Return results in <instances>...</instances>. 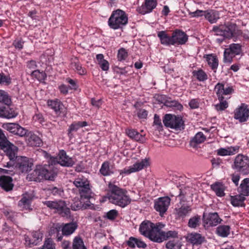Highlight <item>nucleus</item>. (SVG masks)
Returning a JSON list of instances; mask_svg holds the SVG:
<instances>
[{"mask_svg":"<svg viewBox=\"0 0 249 249\" xmlns=\"http://www.w3.org/2000/svg\"><path fill=\"white\" fill-rule=\"evenodd\" d=\"M126 193L125 190L109 183L108 192L106 197L112 204L124 208L129 204L131 201L130 197L126 195Z\"/></svg>","mask_w":249,"mask_h":249,"instance_id":"1","label":"nucleus"},{"mask_svg":"<svg viewBox=\"0 0 249 249\" xmlns=\"http://www.w3.org/2000/svg\"><path fill=\"white\" fill-rule=\"evenodd\" d=\"M57 171L53 164L37 165L31 174L32 180L40 181L42 179L53 180L56 175Z\"/></svg>","mask_w":249,"mask_h":249,"instance_id":"2","label":"nucleus"},{"mask_svg":"<svg viewBox=\"0 0 249 249\" xmlns=\"http://www.w3.org/2000/svg\"><path fill=\"white\" fill-rule=\"evenodd\" d=\"M213 31L216 36H222L220 38H217L216 41L222 42L225 38H231L233 36H237L241 34V32L238 29L237 26L234 23H228L225 25H221L219 26H214Z\"/></svg>","mask_w":249,"mask_h":249,"instance_id":"3","label":"nucleus"},{"mask_svg":"<svg viewBox=\"0 0 249 249\" xmlns=\"http://www.w3.org/2000/svg\"><path fill=\"white\" fill-rule=\"evenodd\" d=\"M164 226L161 223L155 225L149 221H144L140 225L139 231L142 234L156 242L159 230L162 229Z\"/></svg>","mask_w":249,"mask_h":249,"instance_id":"4","label":"nucleus"},{"mask_svg":"<svg viewBox=\"0 0 249 249\" xmlns=\"http://www.w3.org/2000/svg\"><path fill=\"white\" fill-rule=\"evenodd\" d=\"M128 22V18L125 13L120 9L113 12L108 19V25L113 29L122 28Z\"/></svg>","mask_w":249,"mask_h":249,"instance_id":"5","label":"nucleus"},{"mask_svg":"<svg viewBox=\"0 0 249 249\" xmlns=\"http://www.w3.org/2000/svg\"><path fill=\"white\" fill-rule=\"evenodd\" d=\"M73 183L78 188L81 200H89L92 197V193L89 187V181L87 179L78 178H76Z\"/></svg>","mask_w":249,"mask_h":249,"instance_id":"6","label":"nucleus"},{"mask_svg":"<svg viewBox=\"0 0 249 249\" xmlns=\"http://www.w3.org/2000/svg\"><path fill=\"white\" fill-rule=\"evenodd\" d=\"M43 203L49 208L55 209L56 213L63 217H68L70 216V210L67 207L65 201L63 200L46 201Z\"/></svg>","mask_w":249,"mask_h":249,"instance_id":"7","label":"nucleus"},{"mask_svg":"<svg viewBox=\"0 0 249 249\" xmlns=\"http://www.w3.org/2000/svg\"><path fill=\"white\" fill-rule=\"evenodd\" d=\"M233 168L242 174L249 173V158L240 154L236 156L234 160Z\"/></svg>","mask_w":249,"mask_h":249,"instance_id":"8","label":"nucleus"},{"mask_svg":"<svg viewBox=\"0 0 249 249\" xmlns=\"http://www.w3.org/2000/svg\"><path fill=\"white\" fill-rule=\"evenodd\" d=\"M163 123L165 126L176 130H181L184 128V122L181 117L166 114L163 120Z\"/></svg>","mask_w":249,"mask_h":249,"instance_id":"9","label":"nucleus"},{"mask_svg":"<svg viewBox=\"0 0 249 249\" xmlns=\"http://www.w3.org/2000/svg\"><path fill=\"white\" fill-rule=\"evenodd\" d=\"M32 166L33 163L29 160L28 158L17 156L15 167L22 173H27L30 171Z\"/></svg>","mask_w":249,"mask_h":249,"instance_id":"10","label":"nucleus"},{"mask_svg":"<svg viewBox=\"0 0 249 249\" xmlns=\"http://www.w3.org/2000/svg\"><path fill=\"white\" fill-rule=\"evenodd\" d=\"M7 145L8 146H6L7 147L5 148L7 149H2L10 160V161L7 162L5 166L7 167H15L18 148L10 142Z\"/></svg>","mask_w":249,"mask_h":249,"instance_id":"11","label":"nucleus"},{"mask_svg":"<svg viewBox=\"0 0 249 249\" xmlns=\"http://www.w3.org/2000/svg\"><path fill=\"white\" fill-rule=\"evenodd\" d=\"M234 118L240 123L247 121L249 118V109L245 104H241L234 112Z\"/></svg>","mask_w":249,"mask_h":249,"instance_id":"12","label":"nucleus"},{"mask_svg":"<svg viewBox=\"0 0 249 249\" xmlns=\"http://www.w3.org/2000/svg\"><path fill=\"white\" fill-rule=\"evenodd\" d=\"M171 199L168 196H165L159 198L155 201L154 208L156 211L160 213V215L163 216L167 211L170 204Z\"/></svg>","mask_w":249,"mask_h":249,"instance_id":"13","label":"nucleus"},{"mask_svg":"<svg viewBox=\"0 0 249 249\" xmlns=\"http://www.w3.org/2000/svg\"><path fill=\"white\" fill-rule=\"evenodd\" d=\"M2 127L10 132L20 137H25L27 129L21 127L16 123H5L2 124Z\"/></svg>","mask_w":249,"mask_h":249,"instance_id":"14","label":"nucleus"},{"mask_svg":"<svg viewBox=\"0 0 249 249\" xmlns=\"http://www.w3.org/2000/svg\"><path fill=\"white\" fill-rule=\"evenodd\" d=\"M203 220L204 226L207 227L215 226L222 221L217 213H209L208 214L204 213Z\"/></svg>","mask_w":249,"mask_h":249,"instance_id":"15","label":"nucleus"},{"mask_svg":"<svg viewBox=\"0 0 249 249\" xmlns=\"http://www.w3.org/2000/svg\"><path fill=\"white\" fill-rule=\"evenodd\" d=\"M148 165V161L147 159L142 160L140 162H138L128 168H124L121 170L120 174H129L130 173L139 171L144 167Z\"/></svg>","mask_w":249,"mask_h":249,"instance_id":"16","label":"nucleus"},{"mask_svg":"<svg viewBox=\"0 0 249 249\" xmlns=\"http://www.w3.org/2000/svg\"><path fill=\"white\" fill-rule=\"evenodd\" d=\"M76 223L71 222L67 224H62V225H57L56 229L57 231L61 230L63 235L68 236L71 234L77 228Z\"/></svg>","mask_w":249,"mask_h":249,"instance_id":"17","label":"nucleus"},{"mask_svg":"<svg viewBox=\"0 0 249 249\" xmlns=\"http://www.w3.org/2000/svg\"><path fill=\"white\" fill-rule=\"evenodd\" d=\"M8 105L3 102L0 103V116L8 119L16 117L18 113Z\"/></svg>","mask_w":249,"mask_h":249,"instance_id":"18","label":"nucleus"},{"mask_svg":"<svg viewBox=\"0 0 249 249\" xmlns=\"http://www.w3.org/2000/svg\"><path fill=\"white\" fill-rule=\"evenodd\" d=\"M173 45L175 44H184L187 41V35L182 31L176 30L172 36Z\"/></svg>","mask_w":249,"mask_h":249,"instance_id":"19","label":"nucleus"},{"mask_svg":"<svg viewBox=\"0 0 249 249\" xmlns=\"http://www.w3.org/2000/svg\"><path fill=\"white\" fill-rule=\"evenodd\" d=\"M178 237V232L175 231H170L165 232L161 230H159L158 234L156 237V242L160 243L164 240H166L169 238H174L176 239Z\"/></svg>","mask_w":249,"mask_h":249,"instance_id":"20","label":"nucleus"},{"mask_svg":"<svg viewBox=\"0 0 249 249\" xmlns=\"http://www.w3.org/2000/svg\"><path fill=\"white\" fill-rule=\"evenodd\" d=\"M57 162L62 166L67 167H71L74 163L73 160L67 156L66 152L64 150L60 151Z\"/></svg>","mask_w":249,"mask_h":249,"instance_id":"21","label":"nucleus"},{"mask_svg":"<svg viewBox=\"0 0 249 249\" xmlns=\"http://www.w3.org/2000/svg\"><path fill=\"white\" fill-rule=\"evenodd\" d=\"M12 182L13 179L10 177L2 176L0 177V187L6 192L13 190L14 184Z\"/></svg>","mask_w":249,"mask_h":249,"instance_id":"22","label":"nucleus"},{"mask_svg":"<svg viewBox=\"0 0 249 249\" xmlns=\"http://www.w3.org/2000/svg\"><path fill=\"white\" fill-rule=\"evenodd\" d=\"M25 137H26L28 144L31 146H39L42 143V141L39 137L28 130Z\"/></svg>","mask_w":249,"mask_h":249,"instance_id":"23","label":"nucleus"},{"mask_svg":"<svg viewBox=\"0 0 249 249\" xmlns=\"http://www.w3.org/2000/svg\"><path fill=\"white\" fill-rule=\"evenodd\" d=\"M43 234L39 231L32 232L33 239H31L28 237H25V244L28 246L31 245H36L42 240Z\"/></svg>","mask_w":249,"mask_h":249,"instance_id":"24","label":"nucleus"},{"mask_svg":"<svg viewBox=\"0 0 249 249\" xmlns=\"http://www.w3.org/2000/svg\"><path fill=\"white\" fill-rule=\"evenodd\" d=\"M239 146H231L226 148H221L217 150V154L221 156L232 155L239 152Z\"/></svg>","mask_w":249,"mask_h":249,"instance_id":"25","label":"nucleus"},{"mask_svg":"<svg viewBox=\"0 0 249 249\" xmlns=\"http://www.w3.org/2000/svg\"><path fill=\"white\" fill-rule=\"evenodd\" d=\"M191 210L189 206H182L175 209V214L178 218L183 219L191 213Z\"/></svg>","mask_w":249,"mask_h":249,"instance_id":"26","label":"nucleus"},{"mask_svg":"<svg viewBox=\"0 0 249 249\" xmlns=\"http://www.w3.org/2000/svg\"><path fill=\"white\" fill-rule=\"evenodd\" d=\"M126 133L131 139L141 142H144L145 139L144 136L139 133L138 131L133 129H127Z\"/></svg>","mask_w":249,"mask_h":249,"instance_id":"27","label":"nucleus"},{"mask_svg":"<svg viewBox=\"0 0 249 249\" xmlns=\"http://www.w3.org/2000/svg\"><path fill=\"white\" fill-rule=\"evenodd\" d=\"M88 125L86 121L74 122L71 124L68 129V135L69 138H71L73 137L72 133L73 131H77L80 127H82Z\"/></svg>","mask_w":249,"mask_h":249,"instance_id":"28","label":"nucleus"},{"mask_svg":"<svg viewBox=\"0 0 249 249\" xmlns=\"http://www.w3.org/2000/svg\"><path fill=\"white\" fill-rule=\"evenodd\" d=\"M187 239L194 245H199L203 242L204 238L199 233H192L188 235Z\"/></svg>","mask_w":249,"mask_h":249,"instance_id":"29","label":"nucleus"},{"mask_svg":"<svg viewBox=\"0 0 249 249\" xmlns=\"http://www.w3.org/2000/svg\"><path fill=\"white\" fill-rule=\"evenodd\" d=\"M211 188L217 196L221 197L225 196V187L222 183L218 182H215L211 185Z\"/></svg>","mask_w":249,"mask_h":249,"instance_id":"30","label":"nucleus"},{"mask_svg":"<svg viewBox=\"0 0 249 249\" xmlns=\"http://www.w3.org/2000/svg\"><path fill=\"white\" fill-rule=\"evenodd\" d=\"M158 36L160 38L162 44L165 45H173L172 36H168L165 31L159 32Z\"/></svg>","mask_w":249,"mask_h":249,"instance_id":"31","label":"nucleus"},{"mask_svg":"<svg viewBox=\"0 0 249 249\" xmlns=\"http://www.w3.org/2000/svg\"><path fill=\"white\" fill-rule=\"evenodd\" d=\"M238 191L244 196H249V178H245L238 188Z\"/></svg>","mask_w":249,"mask_h":249,"instance_id":"32","label":"nucleus"},{"mask_svg":"<svg viewBox=\"0 0 249 249\" xmlns=\"http://www.w3.org/2000/svg\"><path fill=\"white\" fill-rule=\"evenodd\" d=\"M206 136L204 135L202 132H199L196 134L195 136L191 140L190 144L192 147H195L197 144L204 142L206 140Z\"/></svg>","mask_w":249,"mask_h":249,"instance_id":"33","label":"nucleus"},{"mask_svg":"<svg viewBox=\"0 0 249 249\" xmlns=\"http://www.w3.org/2000/svg\"><path fill=\"white\" fill-rule=\"evenodd\" d=\"M82 201H83V200L81 199L80 201H75L71 205V209L74 211L86 209L90 205L89 200H87L86 203H83Z\"/></svg>","mask_w":249,"mask_h":249,"instance_id":"34","label":"nucleus"},{"mask_svg":"<svg viewBox=\"0 0 249 249\" xmlns=\"http://www.w3.org/2000/svg\"><path fill=\"white\" fill-rule=\"evenodd\" d=\"M245 196L240 194L239 195L231 196V203L234 206H242L245 200Z\"/></svg>","mask_w":249,"mask_h":249,"instance_id":"35","label":"nucleus"},{"mask_svg":"<svg viewBox=\"0 0 249 249\" xmlns=\"http://www.w3.org/2000/svg\"><path fill=\"white\" fill-rule=\"evenodd\" d=\"M230 227L228 225H221L216 228V233L223 237L228 236L230 234Z\"/></svg>","mask_w":249,"mask_h":249,"instance_id":"36","label":"nucleus"},{"mask_svg":"<svg viewBox=\"0 0 249 249\" xmlns=\"http://www.w3.org/2000/svg\"><path fill=\"white\" fill-rule=\"evenodd\" d=\"M71 68L76 71L80 75H85L86 73V70L82 67V65L77 60H74L71 63Z\"/></svg>","mask_w":249,"mask_h":249,"instance_id":"37","label":"nucleus"},{"mask_svg":"<svg viewBox=\"0 0 249 249\" xmlns=\"http://www.w3.org/2000/svg\"><path fill=\"white\" fill-rule=\"evenodd\" d=\"M205 18L211 23H213L216 22L219 18V13L217 11L211 10L205 14Z\"/></svg>","mask_w":249,"mask_h":249,"instance_id":"38","label":"nucleus"},{"mask_svg":"<svg viewBox=\"0 0 249 249\" xmlns=\"http://www.w3.org/2000/svg\"><path fill=\"white\" fill-rule=\"evenodd\" d=\"M181 246L180 241L177 238L169 241L166 244V247L168 249H180Z\"/></svg>","mask_w":249,"mask_h":249,"instance_id":"39","label":"nucleus"},{"mask_svg":"<svg viewBox=\"0 0 249 249\" xmlns=\"http://www.w3.org/2000/svg\"><path fill=\"white\" fill-rule=\"evenodd\" d=\"M73 249H87L84 246V242L82 238L80 237H75L72 243Z\"/></svg>","mask_w":249,"mask_h":249,"instance_id":"40","label":"nucleus"},{"mask_svg":"<svg viewBox=\"0 0 249 249\" xmlns=\"http://www.w3.org/2000/svg\"><path fill=\"white\" fill-rule=\"evenodd\" d=\"M230 53H232L233 55L239 54L241 52V46L239 44H231L229 46V48H227Z\"/></svg>","mask_w":249,"mask_h":249,"instance_id":"41","label":"nucleus"},{"mask_svg":"<svg viewBox=\"0 0 249 249\" xmlns=\"http://www.w3.org/2000/svg\"><path fill=\"white\" fill-rule=\"evenodd\" d=\"M200 223V218L198 216H195L191 218L188 222V226L191 228H196L199 226Z\"/></svg>","mask_w":249,"mask_h":249,"instance_id":"42","label":"nucleus"},{"mask_svg":"<svg viewBox=\"0 0 249 249\" xmlns=\"http://www.w3.org/2000/svg\"><path fill=\"white\" fill-rule=\"evenodd\" d=\"M9 141L7 140L6 136L3 133L1 129H0V148L1 149H6Z\"/></svg>","mask_w":249,"mask_h":249,"instance_id":"43","label":"nucleus"},{"mask_svg":"<svg viewBox=\"0 0 249 249\" xmlns=\"http://www.w3.org/2000/svg\"><path fill=\"white\" fill-rule=\"evenodd\" d=\"M157 5L156 0H145V6L147 10L146 12H151Z\"/></svg>","mask_w":249,"mask_h":249,"instance_id":"44","label":"nucleus"},{"mask_svg":"<svg viewBox=\"0 0 249 249\" xmlns=\"http://www.w3.org/2000/svg\"><path fill=\"white\" fill-rule=\"evenodd\" d=\"M224 89V85L221 83H218L215 86V90H216V93L219 100H223L224 99V97L223 96Z\"/></svg>","mask_w":249,"mask_h":249,"instance_id":"45","label":"nucleus"},{"mask_svg":"<svg viewBox=\"0 0 249 249\" xmlns=\"http://www.w3.org/2000/svg\"><path fill=\"white\" fill-rule=\"evenodd\" d=\"M207 61L209 66L213 70H215L218 66V60L217 58L212 55H208L207 57Z\"/></svg>","mask_w":249,"mask_h":249,"instance_id":"46","label":"nucleus"},{"mask_svg":"<svg viewBox=\"0 0 249 249\" xmlns=\"http://www.w3.org/2000/svg\"><path fill=\"white\" fill-rule=\"evenodd\" d=\"M194 76L200 81H203L207 79L208 77L206 73L202 70L193 71Z\"/></svg>","mask_w":249,"mask_h":249,"instance_id":"47","label":"nucleus"},{"mask_svg":"<svg viewBox=\"0 0 249 249\" xmlns=\"http://www.w3.org/2000/svg\"><path fill=\"white\" fill-rule=\"evenodd\" d=\"M48 105L55 112H57L61 109L62 105L58 100H50L48 101Z\"/></svg>","mask_w":249,"mask_h":249,"instance_id":"48","label":"nucleus"},{"mask_svg":"<svg viewBox=\"0 0 249 249\" xmlns=\"http://www.w3.org/2000/svg\"><path fill=\"white\" fill-rule=\"evenodd\" d=\"M39 249H55V244L52 238H48L45 240L43 246Z\"/></svg>","mask_w":249,"mask_h":249,"instance_id":"49","label":"nucleus"},{"mask_svg":"<svg viewBox=\"0 0 249 249\" xmlns=\"http://www.w3.org/2000/svg\"><path fill=\"white\" fill-rule=\"evenodd\" d=\"M100 171L105 176L109 175L112 173L109 169V163L107 162L103 163Z\"/></svg>","mask_w":249,"mask_h":249,"instance_id":"50","label":"nucleus"},{"mask_svg":"<svg viewBox=\"0 0 249 249\" xmlns=\"http://www.w3.org/2000/svg\"><path fill=\"white\" fill-rule=\"evenodd\" d=\"M32 199L29 197L23 196L21 199L18 202V205L23 208H26L28 207L31 202Z\"/></svg>","mask_w":249,"mask_h":249,"instance_id":"51","label":"nucleus"},{"mask_svg":"<svg viewBox=\"0 0 249 249\" xmlns=\"http://www.w3.org/2000/svg\"><path fill=\"white\" fill-rule=\"evenodd\" d=\"M10 102V99L6 92L3 90H0V103L3 102L5 104L9 105Z\"/></svg>","mask_w":249,"mask_h":249,"instance_id":"52","label":"nucleus"},{"mask_svg":"<svg viewBox=\"0 0 249 249\" xmlns=\"http://www.w3.org/2000/svg\"><path fill=\"white\" fill-rule=\"evenodd\" d=\"M31 74L39 81L44 80L46 77L45 73L43 72H40L38 70L33 71Z\"/></svg>","mask_w":249,"mask_h":249,"instance_id":"53","label":"nucleus"},{"mask_svg":"<svg viewBox=\"0 0 249 249\" xmlns=\"http://www.w3.org/2000/svg\"><path fill=\"white\" fill-rule=\"evenodd\" d=\"M219 101H220V103L215 105V109L217 110H223L228 107V104L226 101H224V99Z\"/></svg>","mask_w":249,"mask_h":249,"instance_id":"54","label":"nucleus"},{"mask_svg":"<svg viewBox=\"0 0 249 249\" xmlns=\"http://www.w3.org/2000/svg\"><path fill=\"white\" fill-rule=\"evenodd\" d=\"M166 105L169 107H175L178 110L182 109V106L176 101H166Z\"/></svg>","mask_w":249,"mask_h":249,"instance_id":"55","label":"nucleus"},{"mask_svg":"<svg viewBox=\"0 0 249 249\" xmlns=\"http://www.w3.org/2000/svg\"><path fill=\"white\" fill-rule=\"evenodd\" d=\"M233 54L230 52V51L226 49L224 54V61L226 63H231L232 61Z\"/></svg>","mask_w":249,"mask_h":249,"instance_id":"56","label":"nucleus"},{"mask_svg":"<svg viewBox=\"0 0 249 249\" xmlns=\"http://www.w3.org/2000/svg\"><path fill=\"white\" fill-rule=\"evenodd\" d=\"M127 56V53L124 48L120 49L118 53V58L119 61L124 60Z\"/></svg>","mask_w":249,"mask_h":249,"instance_id":"57","label":"nucleus"},{"mask_svg":"<svg viewBox=\"0 0 249 249\" xmlns=\"http://www.w3.org/2000/svg\"><path fill=\"white\" fill-rule=\"evenodd\" d=\"M118 215V212L116 210H111L107 213V217L110 220H114Z\"/></svg>","mask_w":249,"mask_h":249,"instance_id":"58","label":"nucleus"},{"mask_svg":"<svg viewBox=\"0 0 249 249\" xmlns=\"http://www.w3.org/2000/svg\"><path fill=\"white\" fill-rule=\"evenodd\" d=\"M11 78L9 76H6L3 73H0V84L6 83L9 85L11 83Z\"/></svg>","mask_w":249,"mask_h":249,"instance_id":"59","label":"nucleus"},{"mask_svg":"<svg viewBox=\"0 0 249 249\" xmlns=\"http://www.w3.org/2000/svg\"><path fill=\"white\" fill-rule=\"evenodd\" d=\"M137 114L140 119H146L148 115V112L145 109L140 108L138 109Z\"/></svg>","mask_w":249,"mask_h":249,"instance_id":"60","label":"nucleus"},{"mask_svg":"<svg viewBox=\"0 0 249 249\" xmlns=\"http://www.w3.org/2000/svg\"><path fill=\"white\" fill-rule=\"evenodd\" d=\"M137 241V238L135 237H131L129 238V240L127 241V245L132 248H135L136 246V243Z\"/></svg>","mask_w":249,"mask_h":249,"instance_id":"61","label":"nucleus"},{"mask_svg":"<svg viewBox=\"0 0 249 249\" xmlns=\"http://www.w3.org/2000/svg\"><path fill=\"white\" fill-rule=\"evenodd\" d=\"M154 123L155 125H157V128L159 130H160L162 128V124L161 123V120L158 115L155 114L154 116Z\"/></svg>","mask_w":249,"mask_h":249,"instance_id":"62","label":"nucleus"},{"mask_svg":"<svg viewBox=\"0 0 249 249\" xmlns=\"http://www.w3.org/2000/svg\"><path fill=\"white\" fill-rule=\"evenodd\" d=\"M33 119L36 122L39 123H42L44 121V118L42 115L40 113H36L33 116Z\"/></svg>","mask_w":249,"mask_h":249,"instance_id":"63","label":"nucleus"},{"mask_svg":"<svg viewBox=\"0 0 249 249\" xmlns=\"http://www.w3.org/2000/svg\"><path fill=\"white\" fill-rule=\"evenodd\" d=\"M189 106L191 108L195 109L198 107L199 103L196 99H192L189 102Z\"/></svg>","mask_w":249,"mask_h":249,"instance_id":"64","label":"nucleus"}]
</instances>
